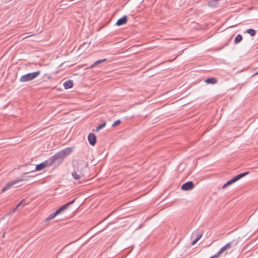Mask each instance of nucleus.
Masks as SVG:
<instances>
[{"mask_svg":"<svg viewBox=\"0 0 258 258\" xmlns=\"http://www.w3.org/2000/svg\"><path fill=\"white\" fill-rule=\"evenodd\" d=\"M201 236L198 237L197 238H199V239L200 238Z\"/></svg>","mask_w":258,"mask_h":258,"instance_id":"bb28decb","label":"nucleus"},{"mask_svg":"<svg viewBox=\"0 0 258 258\" xmlns=\"http://www.w3.org/2000/svg\"><path fill=\"white\" fill-rule=\"evenodd\" d=\"M239 178H231L230 180L225 183L223 186L222 188H226L227 186L232 184L233 183L236 181Z\"/></svg>","mask_w":258,"mask_h":258,"instance_id":"f8f14e48","label":"nucleus"},{"mask_svg":"<svg viewBox=\"0 0 258 258\" xmlns=\"http://www.w3.org/2000/svg\"><path fill=\"white\" fill-rule=\"evenodd\" d=\"M24 180V178L15 179L8 183L2 189V192H4L12 187H17L22 185V183Z\"/></svg>","mask_w":258,"mask_h":258,"instance_id":"f257e3e1","label":"nucleus"},{"mask_svg":"<svg viewBox=\"0 0 258 258\" xmlns=\"http://www.w3.org/2000/svg\"><path fill=\"white\" fill-rule=\"evenodd\" d=\"M242 40V36L241 34H238L234 39V43L237 44Z\"/></svg>","mask_w":258,"mask_h":258,"instance_id":"2eb2a0df","label":"nucleus"},{"mask_svg":"<svg viewBox=\"0 0 258 258\" xmlns=\"http://www.w3.org/2000/svg\"><path fill=\"white\" fill-rule=\"evenodd\" d=\"M77 170H79V166H78L77 167Z\"/></svg>","mask_w":258,"mask_h":258,"instance_id":"a878e982","label":"nucleus"},{"mask_svg":"<svg viewBox=\"0 0 258 258\" xmlns=\"http://www.w3.org/2000/svg\"><path fill=\"white\" fill-rule=\"evenodd\" d=\"M27 204V203H26V201L25 199H23L22 200L20 203L17 205V207H19L20 206H24L25 205H26Z\"/></svg>","mask_w":258,"mask_h":258,"instance_id":"aec40b11","label":"nucleus"},{"mask_svg":"<svg viewBox=\"0 0 258 258\" xmlns=\"http://www.w3.org/2000/svg\"><path fill=\"white\" fill-rule=\"evenodd\" d=\"M231 247V243H228L225 246L222 247L216 254L211 256L210 258H217L219 257L223 252H224L226 250H229V249H230Z\"/></svg>","mask_w":258,"mask_h":258,"instance_id":"39448f33","label":"nucleus"},{"mask_svg":"<svg viewBox=\"0 0 258 258\" xmlns=\"http://www.w3.org/2000/svg\"><path fill=\"white\" fill-rule=\"evenodd\" d=\"M106 125V122H104L103 123H102L101 124H100L97 128H96V131L97 132H98L99 131H100V130L102 129L103 127H105V126Z\"/></svg>","mask_w":258,"mask_h":258,"instance_id":"6ab92c4d","label":"nucleus"},{"mask_svg":"<svg viewBox=\"0 0 258 258\" xmlns=\"http://www.w3.org/2000/svg\"><path fill=\"white\" fill-rule=\"evenodd\" d=\"M50 166V165L49 164V163L47 160L44 161L42 163H41L35 166V170L40 171V170L44 169L45 168Z\"/></svg>","mask_w":258,"mask_h":258,"instance_id":"423d86ee","label":"nucleus"},{"mask_svg":"<svg viewBox=\"0 0 258 258\" xmlns=\"http://www.w3.org/2000/svg\"><path fill=\"white\" fill-rule=\"evenodd\" d=\"M73 148L72 147H68L63 150H62L61 151H59V152L61 154V155L62 156L63 159L67 157V156L69 155L73 151Z\"/></svg>","mask_w":258,"mask_h":258,"instance_id":"6e6552de","label":"nucleus"},{"mask_svg":"<svg viewBox=\"0 0 258 258\" xmlns=\"http://www.w3.org/2000/svg\"><path fill=\"white\" fill-rule=\"evenodd\" d=\"M194 184L192 181H188L184 183L181 186V189L183 190H189L194 188Z\"/></svg>","mask_w":258,"mask_h":258,"instance_id":"0eeeda50","label":"nucleus"},{"mask_svg":"<svg viewBox=\"0 0 258 258\" xmlns=\"http://www.w3.org/2000/svg\"><path fill=\"white\" fill-rule=\"evenodd\" d=\"M106 61V59L105 58H104V59H99V60H97L96 61H95V62H94L93 64H92L91 66V68H94L95 67V66H97L98 64L104 62Z\"/></svg>","mask_w":258,"mask_h":258,"instance_id":"4468645a","label":"nucleus"},{"mask_svg":"<svg viewBox=\"0 0 258 258\" xmlns=\"http://www.w3.org/2000/svg\"><path fill=\"white\" fill-rule=\"evenodd\" d=\"M72 176H73V177H76V178L80 177V175H78L77 174L76 172H73Z\"/></svg>","mask_w":258,"mask_h":258,"instance_id":"4be33fe9","label":"nucleus"},{"mask_svg":"<svg viewBox=\"0 0 258 258\" xmlns=\"http://www.w3.org/2000/svg\"><path fill=\"white\" fill-rule=\"evenodd\" d=\"M63 86L66 89L71 88L73 86V81L69 80L65 81L63 84Z\"/></svg>","mask_w":258,"mask_h":258,"instance_id":"9b49d317","label":"nucleus"},{"mask_svg":"<svg viewBox=\"0 0 258 258\" xmlns=\"http://www.w3.org/2000/svg\"><path fill=\"white\" fill-rule=\"evenodd\" d=\"M199 240V238H197L195 240H194L193 241H192V245L195 244L197 242V241Z\"/></svg>","mask_w":258,"mask_h":258,"instance_id":"b1692460","label":"nucleus"},{"mask_svg":"<svg viewBox=\"0 0 258 258\" xmlns=\"http://www.w3.org/2000/svg\"><path fill=\"white\" fill-rule=\"evenodd\" d=\"M63 160V158L58 152L54 155L50 157L48 160L50 165H54V166H58Z\"/></svg>","mask_w":258,"mask_h":258,"instance_id":"f03ea898","label":"nucleus"},{"mask_svg":"<svg viewBox=\"0 0 258 258\" xmlns=\"http://www.w3.org/2000/svg\"><path fill=\"white\" fill-rule=\"evenodd\" d=\"M88 140L91 145L94 146L95 145L96 143V138L94 134H89L88 136Z\"/></svg>","mask_w":258,"mask_h":258,"instance_id":"1a4fd4ad","label":"nucleus"},{"mask_svg":"<svg viewBox=\"0 0 258 258\" xmlns=\"http://www.w3.org/2000/svg\"><path fill=\"white\" fill-rule=\"evenodd\" d=\"M74 202V201H73L71 202H69V203H67L66 204L62 206L58 210H57L55 212L52 213L51 214H50L49 215V216L45 220L46 221H48L53 219V218H55V217L56 215L61 213L62 212H63L64 210H66L68 208V207L70 205H71V204H72Z\"/></svg>","mask_w":258,"mask_h":258,"instance_id":"7ed1b4c3","label":"nucleus"},{"mask_svg":"<svg viewBox=\"0 0 258 258\" xmlns=\"http://www.w3.org/2000/svg\"><path fill=\"white\" fill-rule=\"evenodd\" d=\"M120 123V120L118 119L114 122V123L112 124V127H115L116 125L119 124Z\"/></svg>","mask_w":258,"mask_h":258,"instance_id":"412c9836","label":"nucleus"},{"mask_svg":"<svg viewBox=\"0 0 258 258\" xmlns=\"http://www.w3.org/2000/svg\"><path fill=\"white\" fill-rule=\"evenodd\" d=\"M249 174V172L246 171L243 173H241L238 174L235 176H234L233 177H243L244 176L247 175Z\"/></svg>","mask_w":258,"mask_h":258,"instance_id":"f3484780","label":"nucleus"},{"mask_svg":"<svg viewBox=\"0 0 258 258\" xmlns=\"http://www.w3.org/2000/svg\"><path fill=\"white\" fill-rule=\"evenodd\" d=\"M127 19L126 16H124L122 18L119 19L116 23L117 26H121L125 24L127 22Z\"/></svg>","mask_w":258,"mask_h":258,"instance_id":"9d476101","label":"nucleus"},{"mask_svg":"<svg viewBox=\"0 0 258 258\" xmlns=\"http://www.w3.org/2000/svg\"><path fill=\"white\" fill-rule=\"evenodd\" d=\"M217 81L215 78H208L205 80V82L207 84H214L217 83Z\"/></svg>","mask_w":258,"mask_h":258,"instance_id":"ddd939ff","label":"nucleus"},{"mask_svg":"<svg viewBox=\"0 0 258 258\" xmlns=\"http://www.w3.org/2000/svg\"><path fill=\"white\" fill-rule=\"evenodd\" d=\"M258 75V71H257V72H256V73L253 75V76H255V75Z\"/></svg>","mask_w":258,"mask_h":258,"instance_id":"393cba45","label":"nucleus"},{"mask_svg":"<svg viewBox=\"0 0 258 258\" xmlns=\"http://www.w3.org/2000/svg\"><path fill=\"white\" fill-rule=\"evenodd\" d=\"M246 33L249 34L251 36H254L255 35V30L253 29H248L246 30Z\"/></svg>","mask_w":258,"mask_h":258,"instance_id":"dca6fc26","label":"nucleus"},{"mask_svg":"<svg viewBox=\"0 0 258 258\" xmlns=\"http://www.w3.org/2000/svg\"><path fill=\"white\" fill-rule=\"evenodd\" d=\"M78 165L81 166V169H83L84 168H86L87 164V163L84 161H81L78 163Z\"/></svg>","mask_w":258,"mask_h":258,"instance_id":"a211bd4d","label":"nucleus"},{"mask_svg":"<svg viewBox=\"0 0 258 258\" xmlns=\"http://www.w3.org/2000/svg\"><path fill=\"white\" fill-rule=\"evenodd\" d=\"M18 208L19 207H17V206L15 208L12 209L11 211H10L9 214H11V213H14Z\"/></svg>","mask_w":258,"mask_h":258,"instance_id":"5701e85b","label":"nucleus"},{"mask_svg":"<svg viewBox=\"0 0 258 258\" xmlns=\"http://www.w3.org/2000/svg\"><path fill=\"white\" fill-rule=\"evenodd\" d=\"M40 74V72L39 71L28 73L25 75L22 76L20 78V81L21 82H26L30 81H31L35 78H36Z\"/></svg>","mask_w":258,"mask_h":258,"instance_id":"20e7f679","label":"nucleus"}]
</instances>
